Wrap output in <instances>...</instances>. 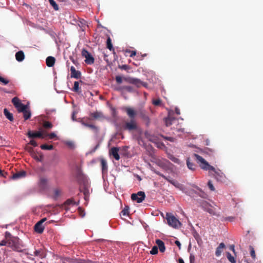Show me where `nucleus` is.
Returning a JSON list of instances; mask_svg holds the SVG:
<instances>
[{
	"label": "nucleus",
	"instance_id": "nucleus-1",
	"mask_svg": "<svg viewBox=\"0 0 263 263\" xmlns=\"http://www.w3.org/2000/svg\"><path fill=\"white\" fill-rule=\"evenodd\" d=\"M193 157L199 164L200 167L204 170L212 171L215 172V178L219 181H223L224 180V176L223 173H220L216 171L215 168L210 165L207 161L201 156L198 154H194Z\"/></svg>",
	"mask_w": 263,
	"mask_h": 263
},
{
	"label": "nucleus",
	"instance_id": "nucleus-2",
	"mask_svg": "<svg viewBox=\"0 0 263 263\" xmlns=\"http://www.w3.org/2000/svg\"><path fill=\"white\" fill-rule=\"evenodd\" d=\"M127 115L130 118V121H125L122 125V128L124 130L133 131L137 130L138 125L135 119L136 116V111L132 108L127 107L125 109Z\"/></svg>",
	"mask_w": 263,
	"mask_h": 263
},
{
	"label": "nucleus",
	"instance_id": "nucleus-3",
	"mask_svg": "<svg viewBox=\"0 0 263 263\" xmlns=\"http://www.w3.org/2000/svg\"><path fill=\"white\" fill-rule=\"evenodd\" d=\"M165 218L167 220V224L170 227L175 229H178L181 227V223L173 214L166 213Z\"/></svg>",
	"mask_w": 263,
	"mask_h": 263
},
{
	"label": "nucleus",
	"instance_id": "nucleus-4",
	"mask_svg": "<svg viewBox=\"0 0 263 263\" xmlns=\"http://www.w3.org/2000/svg\"><path fill=\"white\" fill-rule=\"evenodd\" d=\"M197 190H195L193 189L189 190L187 192H186V194L192 197H196L195 195L201 197L202 198H205L207 196L206 194L203 192L201 189H200L197 186H194Z\"/></svg>",
	"mask_w": 263,
	"mask_h": 263
},
{
	"label": "nucleus",
	"instance_id": "nucleus-5",
	"mask_svg": "<svg viewBox=\"0 0 263 263\" xmlns=\"http://www.w3.org/2000/svg\"><path fill=\"white\" fill-rule=\"evenodd\" d=\"M124 80L128 83L135 85L138 88L140 87L142 85L145 87L147 86L146 83L137 78L128 77L124 78Z\"/></svg>",
	"mask_w": 263,
	"mask_h": 263
},
{
	"label": "nucleus",
	"instance_id": "nucleus-6",
	"mask_svg": "<svg viewBox=\"0 0 263 263\" xmlns=\"http://www.w3.org/2000/svg\"><path fill=\"white\" fill-rule=\"evenodd\" d=\"M47 220L46 218H44L39 221L34 226V230L38 234H42L45 229V226L43 223Z\"/></svg>",
	"mask_w": 263,
	"mask_h": 263
},
{
	"label": "nucleus",
	"instance_id": "nucleus-7",
	"mask_svg": "<svg viewBox=\"0 0 263 263\" xmlns=\"http://www.w3.org/2000/svg\"><path fill=\"white\" fill-rule=\"evenodd\" d=\"M82 55L85 58V62L88 65L93 64L95 59L92 55L86 49H83L82 51Z\"/></svg>",
	"mask_w": 263,
	"mask_h": 263
},
{
	"label": "nucleus",
	"instance_id": "nucleus-8",
	"mask_svg": "<svg viewBox=\"0 0 263 263\" xmlns=\"http://www.w3.org/2000/svg\"><path fill=\"white\" fill-rule=\"evenodd\" d=\"M136 112V115L138 114L139 116V117L145 122L146 125L147 126H148L150 123V119L148 115H147L146 110L142 108H141Z\"/></svg>",
	"mask_w": 263,
	"mask_h": 263
},
{
	"label": "nucleus",
	"instance_id": "nucleus-9",
	"mask_svg": "<svg viewBox=\"0 0 263 263\" xmlns=\"http://www.w3.org/2000/svg\"><path fill=\"white\" fill-rule=\"evenodd\" d=\"M145 198V194L144 192L139 191L137 194H133L131 199L133 201H136L138 203L142 202Z\"/></svg>",
	"mask_w": 263,
	"mask_h": 263
},
{
	"label": "nucleus",
	"instance_id": "nucleus-10",
	"mask_svg": "<svg viewBox=\"0 0 263 263\" xmlns=\"http://www.w3.org/2000/svg\"><path fill=\"white\" fill-rule=\"evenodd\" d=\"M18 238L17 237H13L8 241V246L11 248L13 250L18 251Z\"/></svg>",
	"mask_w": 263,
	"mask_h": 263
},
{
	"label": "nucleus",
	"instance_id": "nucleus-11",
	"mask_svg": "<svg viewBox=\"0 0 263 263\" xmlns=\"http://www.w3.org/2000/svg\"><path fill=\"white\" fill-rule=\"evenodd\" d=\"M27 135L29 138H44L45 136L41 132H33L31 130L28 131L27 134Z\"/></svg>",
	"mask_w": 263,
	"mask_h": 263
},
{
	"label": "nucleus",
	"instance_id": "nucleus-12",
	"mask_svg": "<svg viewBox=\"0 0 263 263\" xmlns=\"http://www.w3.org/2000/svg\"><path fill=\"white\" fill-rule=\"evenodd\" d=\"M119 151V148L115 147H112L109 151V154L112 155L114 158L117 160H119L120 159V156L118 154Z\"/></svg>",
	"mask_w": 263,
	"mask_h": 263
},
{
	"label": "nucleus",
	"instance_id": "nucleus-13",
	"mask_svg": "<svg viewBox=\"0 0 263 263\" xmlns=\"http://www.w3.org/2000/svg\"><path fill=\"white\" fill-rule=\"evenodd\" d=\"M71 77L76 79H79L81 77V72L79 71L76 70L73 66L70 67Z\"/></svg>",
	"mask_w": 263,
	"mask_h": 263
},
{
	"label": "nucleus",
	"instance_id": "nucleus-14",
	"mask_svg": "<svg viewBox=\"0 0 263 263\" xmlns=\"http://www.w3.org/2000/svg\"><path fill=\"white\" fill-rule=\"evenodd\" d=\"M74 205H76V202L72 199H68L64 202L63 206L66 210H68L69 206Z\"/></svg>",
	"mask_w": 263,
	"mask_h": 263
},
{
	"label": "nucleus",
	"instance_id": "nucleus-15",
	"mask_svg": "<svg viewBox=\"0 0 263 263\" xmlns=\"http://www.w3.org/2000/svg\"><path fill=\"white\" fill-rule=\"evenodd\" d=\"M26 175V172L24 171H21L14 174L12 177L13 179H17L24 177Z\"/></svg>",
	"mask_w": 263,
	"mask_h": 263
},
{
	"label": "nucleus",
	"instance_id": "nucleus-16",
	"mask_svg": "<svg viewBox=\"0 0 263 263\" xmlns=\"http://www.w3.org/2000/svg\"><path fill=\"white\" fill-rule=\"evenodd\" d=\"M55 59L54 57L49 56L46 60V65L48 67H52L55 63Z\"/></svg>",
	"mask_w": 263,
	"mask_h": 263
},
{
	"label": "nucleus",
	"instance_id": "nucleus-17",
	"mask_svg": "<svg viewBox=\"0 0 263 263\" xmlns=\"http://www.w3.org/2000/svg\"><path fill=\"white\" fill-rule=\"evenodd\" d=\"M156 243L158 247H159L160 251L161 252H164L165 250V247L163 241L160 239H156Z\"/></svg>",
	"mask_w": 263,
	"mask_h": 263
},
{
	"label": "nucleus",
	"instance_id": "nucleus-18",
	"mask_svg": "<svg viewBox=\"0 0 263 263\" xmlns=\"http://www.w3.org/2000/svg\"><path fill=\"white\" fill-rule=\"evenodd\" d=\"M101 167H102V174L104 175V174L106 173L107 172V164L106 161L104 158L101 159Z\"/></svg>",
	"mask_w": 263,
	"mask_h": 263
},
{
	"label": "nucleus",
	"instance_id": "nucleus-19",
	"mask_svg": "<svg viewBox=\"0 0 263 263\" xmlns=\"http://www.w3.org/2000/svg\"><path fill=\"white\" fill-rule=\"evenodd\" d=\"M225 247L224 243L221 242L219 244L218 247L216 248L215 255L216 256L219 257L221 255V252H222L223 249Z\"/></svg>",
	"mask_w": 263,
	"mask_h": 263
},
{
	"label": "nucleus",
	"instance_id": "nucleus-20",
	"mask_svg": "<svg viewBox=\"0 0 263 263\" xmlns=\"http://www.w3.org/2000/svg\"><path fill=\"white\" fill-rule=\"evenodd\" d=\"M176 121V119L172 117L168 116L165 119V123L166 126H170Z\"/></svg>",
	"mask_w": 263,
	"mask_h": 263
},
{
	"label": "nucleus",
	"instance_id": "nucleus-21",
	"mask_svg": "<svg viewBox=\"0 0 263 263\" xmlns=\"http://www.w3.org/2000/svg\"><path fill=\"white\" fill-rule=\"evenodd\" d=\"M16 60L18 62H22L25 58V55L23 51H19L15 54Z\"/></svg>",
	"mask_w": 263,
	"mask_h": 263
},
{
	"label": "nucleus",
	"instance_id": "nucleus-22",
	"mask_svg": "<svg viewBox=\"0 0 263 263\" xmlns=\"http://www.w3.org/2000/svg\"><path fill=\"white\" fill-rule=\"evenodd\" d=\"M4 114L6 117L10 121H13V114L10 113L9 110L7 108H5L4 109Z\"/></svg>",
	"mask_w": 263,
	"mask_h": 263
},
{
	"label": "nucleus",
	"instance_id": "nucleus-23",
	"mask_svg": "<svg viewBox=\"0 0 263 263\" xmlns=\"http://www.w3.org/2000/svg\"><path fill=\"white\" fill-rule=\"evenodd\" d=\"M205 211L212 215H214L217 217L219 216V214L215 211V209L211 205Z\"/></svg>",
	"mask_w": 263,
	"mask_h": 263
},
{
	"label": "nucleus",
	"instance_id": "nucleus-24",
	"mask_svg": "<svg viewBox=\"0 0 263 263\" xmlns=\"http://www.w3.org/2000/svg\"><path fill=\"white\" fill-rule=\"evenodd\" d=\"M186 164L187 166V167L192 171H194L196 169V165L193 162L191 161V160L190 158H187L186 160Z\"/></svg>",
	"mask_w": 263,
	"mask_h": 263
},
{
	"label": "nucleus",
	"instance_id": "nucleus-25",
	"mask_svg": "<svg viewBox=\"0 0 263 263\" xmlns=\"http://www.w3.org/2000/svg\"><path fill=\"white\" fill-rule=\"evenodd\" d=\"M106 47L110 51H113L114 53H115L114 49L111 43V40L109 36L107 39Z\"/></svg>",
	"mask_w": 263,
	"mask_h": 263
},
{
	"label": "nucleus",
	"instance_id": "nucleus-26",
	"mask_svg": "<svg viewBox=\"0 0 263 263\" xmlns=\"http://www.w3.org/2000/svg\"><path fill=\"white\" fill-rule=\"evenodd\" d=\"M22 112L23 113V117L25 120H27L30 118L31 115V111L30 110L28 109V108L26 109Z\"/></svg>",
	"mask_w": 263,
	"mask_h": 263
},
{
	"label": "nucleus",
	"instance_id": "nucleus-27",
	"mask_svg": "<svg viewBox=\"0 0 263 263\" xmlns=\"http://www.w3.org/2000/svg\"><path fill=\"white\" fill-rule=\"evenodd\" d=\"M83 124L84 126L88 127L91 128V129H92L96 134H98V133L99 132V129L97 127H96L94 125H92V124H90L86 123H83Z\"/></svg>",
	"mask_w": 263,
	"mask_h": 263
},
{
	"label": "nucleus",
	"instance_id": "nucleus-28",
	"mask_svg": "<svg viewBox=\"0 0 263 263\" xmlns=\"http://www.w3.org/2000/svg\"><path fill=\"white\" fill-rule=\"evenodd\" d=\"M200 205L204 211H206L211 205L208 202L204 200L200 202Z\"/></svg>",
	"mask_w": 263,
	"mask_h": 263
},
{
	"label": "nucleus",
	"instance_id": "nucleus-29",
	"mask_svg": "<svg viewBox=\"0 0 263 263\" xmlns=\"http://www.w3.org/2000/svg\"><path fill=\"white\" fill-rule=\"evenodd\" d=\"M18 112H22L26 109L28 108L27 105H24L23 103H21L17 107H16Z\"/></svg>",
	"mask_w": 263,
	"mask_h": 263
},
{
	"label": "nucleus",
	"instance_id": "nucleus-30",
	"mask_svg": "<svg viewBox=\"0 0 263 263\" xmlns=\"http://www.w3.org/2000/svg\"><path fill=\"white\" fill-rule=\"evenodd\" d=\"M129 208L128 206H125L121 212V216H126L128 215Z\"/></svg>",
	"mask_w": 263,
	"mask_h": 263
},
{
	"label": "nucleus",
	"instance_id": "nucleus-31",
	"mask_svg": "<svg viewBox=\"0 0 263 263\" xmlns=\"http://www.w3.org/2000/svg\"><path fill=\"white\" fill-rule=\"evenodd\" d=\"M43 126L46 129H50L52 128L53 125L51 122L45 121L43 122Z\"/></svg>",
	"mask_w": 263,
	"mask_h": 263
},
{
	"label": "nucleus",
	"instance_id": "nucleus-32",
	"mask_svg": "<svg viewBox=\"0 0 263 263\" xmlns=\"http://www.w3.org/2000/svg\"><path fill=\"white\" fill-rule=\"evenodd\" d=\"M12 103L15 107H17L21 103L17 97L13 98L12 100Z\"/></svg>",
	"mask_w": 263,
	"mask_h": 263
},
{
	"label": "nucleus",
	"instance_id": "nucleus-33",
	"mask_svg": "<svg viewBox=\"0 0 263 263\" xmlns=\"http://www.w3.org/2000/svg\"><path fill=\"white\" fill-rule=\"evenodd\" d=\"M40 147L44 150H51L53 148L52 145L43 144L41 145Z\"/></svg>",
	"mask_w": 263,
	"mask_h": 263
},
{
	"label": "nucleus",
	"instance_id": "nucleus-34",
	"mask_svg": "<svg viewBox=\"0 0 263 263\" xmlns=\"http://www.w3.org/2000/svg\"><path fill=\"white\" fill-rule=\"evenodd\" d=\"M91 117L93 118L94 119H98L101 118L102 116V114L100 112H95L91 114Z\"/></svg>",
	"mask_w": 263,
	"mask_h": 263
},
{
	"label": "nucleus",
	"instance_id": "nucleus-35",
	"mask_svg": "<svg viewBox=\"0 0 263 263\" xmlns=\"http://www.w3.org/2000/svg\"><path fill=\"white\" fill-rule=\"evenodd\" d=\"M249 249L250 250V255H251V257L252 258V259L253 260H255L256 255H255V250H254L253 247L252 246H250L249 247Z\"/></svg>",
	"mask_w": 263,
	"mask_h": 263
},
{
	"label": "nucleus",
	"instance_id": "nucleus-36",
	"mask_svg": "<svg viewBox=\"0 0 263 263\" xmlns=\"http://www.w3.org/2000/svg\"><path fill=\"white\" fill-rule=\"evenodd\" d=\"M227 257L228 259V260L231 262V263H235L236 260L235 258L232 256L230 253L227 252Z\"/></svg>",
	"mask_w": 263,
	"mask_h": 263
},
{
	"label": "nucleus",
	"instance_id": "nucleus-37",
	"mask_svg": "<svg viewBox=\"0 0 263 263\" xmlns=\"http://www.w3.org/2000/svg\"><path fill=\"white\" fill-rule=\"evenodd\" d=\"M31 156L37 161L42 162L43 160V156L42 155L37 156V155L35 153V154L33 155V156Z\"/></svg>",
	"mask_w": 263,
	"mask_h": 263
},
{
	"label": "nucleus",
	"instance_id": "nucleus-38",
	"mask_svg": "<svg viewBox=\"0 0 263 263\" xmlns=\"http://www.w3.org/2000/svg\"><path fill=\"white\" fill-rule=\"evenodd\" d=\"M73 91L77 92H80L79 83L77 81L74 82Z\"/></svg>",
	"mask_w": 263,
	"mask_h": 263
},
{
	"label": "nucleus",
	"instance_id": "nucleus-39",
	"mask_svg": "<svg viewBox=\"0 0 263 263\" xmlns=\"http://www.w3.org/2000/svg\"><path fill=\"white\" fill-rule=\"evenodd\" d=\"M25 149L30 153L31 156H33V155L35 154V152H34L33 148L28 145L26 146Z\"/></svg>",
	"mask_w": 263,
	"mask_h": 263
},
{
	"label": "nucleus",
	"instance_id": "nucleus-40",
	"mask_svg": "<svg viewBox=\"0 0 263 263\" xmlns=\"http://www.w3.org/2000/svg\"><path fill=\"white\" fill-rule=\"evenodd\" d=\"M49 2L50 4V5L53 7L54 9L55 10H59V7L58 5L55 2L54 0H49Z\"/></svg>",
	"mask_w": 263,
	"mask_h": 263
},
{
	"label": "nucleus",
	"instance_id": "nucleus-41",
	"mask_svg": "<svg viewBox=\"0 0 263 263\" xmlns=\"http://www.w3.org/2000/svg\"><path fill=\"white\" fill-rule=\"evenodd\" d=\"M156 174L157 175H158L159 176L163 177L164 179H165V180H166L168 182L170 183H172V182L174 180H172V179H171L170 178L166 177L165 176H164L163 174H161V173L160 172H156Z\"/></svg>",
	"mask_w": 263,
	"mask_h": 263
},
{
	"label": "nucleus",
	"instance_id": "nucleus-42",
	"mask_svg": "<svg viewBox=\"0 0 263 263\" xmlns=\"http://www.w3.org/2000/svg\"><path fill=\"white\" fill-rule=\"evenodd\" d=\"M158 252V247L156 246H154L150 251V253L153 255L157 254Z\"/></svg>",
	"mask_w": 263,
	"mask_h": 263
},
{
	"label": "nucleus",
	"instance_id": "nucleus-43",
	"mask_svg": "<svg viewBox=\"0 0 263 263\" xmlns=\"http://www.w3.org/2000/svg\"><path fill=\"white\" fill-rule=\"evenodd\" d=\"M123 89H124L129 92H132L134 91V88L133 87L130 86H125L122 87Z\"/></svg>",
	"mask_w": 263,
	"mask_h": 263
},
{
	"label": "nucleus",
	"instance_id": "nucleus-44",
	"mask_svg": "<svg viewBox=\"0 0 263 263\" xmlns=\"http://www.w3.org/2000/svg\"><path fill=\"white\" fill-rule=\"evenodd\" d=\"M153 104L155 106H160L161 105V100L160 99L153 100Z\"/></svg>",
	"mask_w": 263,
	"mask_h": 263
},
{
	"label": "nucleus",
	"instance_id": "nucleus-45",
	"mask_svg": "<svg viewBox=\"0 0 263 263\" xmlns=\"http://www.w3.org/2000/svg\"><path fill=\"white\" fill-rule=\"evenodd\" d=\"M63 263H74L73 260L70 258H64L62 260Z\"/></svg>",
	"mask_w": 263,
	"mask_h": 263
},
{
	"label": "nucleus",
	"instance_id": "nucleus-46",
	"mask_svg": "<svg viewBox=\"0 0 263 263\" xmlns=\"http://www.w3.org/2000/svg\"><path fill=\"white\" fill-rule=\"evenodd\" d=\"M5 239L8 241L14 237H12L10 232L6 231L5 233Z\"/></svg>",
	"mask_w": 263,
	"mask_h": 263
},
{
	"label": "nucleus",
	"instance_id": "nucleus-47",
	"mask_svg": "<svg viewBox=\"0 0 263 263\" xmlns=\"http://www.w3.org/2000/svg\"><path fill=\"white\" fill-rule=\"evenodd\" d=\"M170 159L174 163L179 164L180 163V160L178 158L173 156H171L170 157Z\"/></svg>",
	"mask_w": 263,
	"mask_h": 263
},
{
	"label": "nucleus",
	"instance_id": "nucleus-48",
	"mask_svg": "<svg viewBox=\"0 0 263 263\" xmlns=\"http://www.w3.org/2000/svg\"><path fill=\"white\" fill-rule=\"evenodd\" d=\"M125 52L129 53H130L129 57H131V58L134 57L137 54L136 51H131V50H128V49H126L125 50Z\"/></svg>",
	"mask_w": 263,
	"mask_h": 263
},
{
	"label": "nucleus",
	"instance_id": "nucleus-49",
	"mask_svg": "<svg viewBox=\"0 0 263 263\" xmlns=\"http://www.w3.org/2000/svg\"><path fill=\"white\" fill-rule=\"evenodd\" d=\"M45 137L46 136H48L49 139H52L56 137L57 135L54 133H51L50 134H46L44 135Z\"/></svg>",
	"mask_w": 263,
	"mask_h": 263
},
{
	"label": "nucleus",
	"instance_id": "nucleus-50",
	"mask_svg": "<svg viewBox=\"0 0 263 263\" xmlns=\"http://www.w3.org/2000/svg\"><path fill=\"white\" fill-rule=\"evenodd\" d=\"M208 185L209 187V189H210L211 191H214L215 190V188H214V186L212 182L211 181H208Z\"/></svg>",
	"mask_w": 263,
	"mask_h": 263
},
{
	"label": "nucleus",
	"instance_id": "nucleus-51",
	"mask_svg": "<svg viewBox=\"0 0 263 263\" xmlns=\"http://www.w3.org/2000/svg\"><path fill=\"white\" fill-rule=\"evenodd\" d=\"M0 82L3 83L4 85H7L9 83V81L1 76H0Z\"/></svg>",
	"mask_w": 263,
	"mask_h": 263
},
{
	"label": "nucleus",
	"instance_id": "nucleus-52",
	"mask_svg": "<svg viewBox=\"0 0 263 263\" xmlns=\"http://www.w3.org/2000/svg\"><path fill=\"white\" fill-rule=\"evenodd\" d=\"M171 184H172L173 185H174L175 187L177 188H180L181 186V185L179 182L175 180H173Z\"/></svg>",
	"mask_w": 263,
	"mask_h": 263
},
{
	"label": "nucleus",
	"instance_id": "nucleus-53",
	"mask_svg": "<svg viewBox=\"0 0 263 263\" xmlns=\"http://www.w3.org/2000/svg\"><path fill=\"white\" fill-rule=\"evenodd\" d=\"M116 81L118 84H121L122 82V78L121 76H118L116 77Z\"/></svg>",
	"mask_w": 263,
	"mask_h": 263
},
{
	"label": "nucleus",
	"instance_id": "nucleus-54",
	"mask_svg": "<svg viewBox=\"0 0 263 263\" xmlns=\"http://www.w3.org/2000/svg\"><path fill=\"white\" fill-rule=\"evenodd\" d=\"M54 193L55 196H59L61 194V190L59 189H56L54 190Z\"/></svg>",
	"mask_w": 263,
	"mask_h": 263
},
{
	"label": "nucleus",
	"instance_id": "nucleus-55",
	"mask_svg": "<svg viewBox=\"0 0 263 263\" xmlns=\"http://www.w3.org/2000/svg\"><path fill=\"white\" fill-rule=\"evenodd\" d=\"M0 245L1 246H6V245L8 246V241L6 239L1 240Z\"/></svg>",
	"mask_w": 263,
	"mask_h": 263
},
{
	"label": "nucleus",
	"instance_id": "nucleus-56",
	"mask_svg": "<svg viewBox=\"0 0 263 263\" xmlns=\"http://www.w3.org/2000/svg\"><path fill=\"white\" fill-rule=\"evenodd\" d=\"M195 256L193 254H191L190 255V263H194Z\"/></svg>",
	"mask_w": 263,
	"mask_h": 263
},
{
	"label": "nucleus",
	"instance_id": "nucleus-57",
	"mask_svg": "<svg viewBox=\"0 0 263 263\" xmlns=\"http://www.w3.org/2000/svg\"><path fill=\"white\" fill-rule=\"evenodd\" d=\"M29 144L34 146V147H36L37 146V143L36 142V141L34 140H31L29 142Z\"/></svg>",
	"mask_w": 263,
	"mask_h": 263
},
{
	"label": "nucleus",
	"instance_id": "nucleus-58",
	"mask_svg": "<svg viewBox=\"0 0 263 263\" xmlns=\"http://www.w3.org/2000/svg\"><path fill=\"white\" fill-rule=\"evenodd\" d=\"M119 68L124 70H127L128 69V66L127 65H123L119 66Z\"/></svg>",
	"mask_w": 263,
	"mask_h": 263
},
{
	"label": "nucleus",
	"instance_id": "nucleus-59",
	"mask_svg": "<svg viewBox=\"0 0 263 263\" xmlns=\"http://www.w3.org/2000/svg\"><path fill=\"white\" fill-rule=\"evenodd\" d=\"M229 249L230 250L233 251L234 253H235V246L234 245H230L229 247Z\"/></svg>",
	"mask_w": 263,
	"mask_h": 263
},
{
	"label": "nucleus",
	"instance_id": "nucleus-60",
	"mask_svg": "<svg viewBox=\"0 0 263 263\" xmlns=\"http://www.w3.org/2000/svg\"><path fill=\"white\" fill-rule=\"evenodd\" d=\"M165 139L171 142H174L175 140L174 138L171 137H166Z\"/></svg>",
	"mask_w": 263,
	"mask_h": 263
},
{
	"label": "nucleus",
	"instance_id": "nucleus-61",
	"mask_svg": "<svg viewBox=\"0 0 263 263\" xmlns=\"http://www.w3.org/2000/svg\"><path fill=\"white\" fill-rule=\"evenodd\" d=\"M7 173L4 172L3 171H0V176L2 177H6V175H7Z\"/></svg>",
	"mask_w": 263,
	"mask_h": 263
},
{
	"label": "nucleus",
	"instance_id": "nucleus-62",
	"mask_svg": "<svg viewBox=\"0 0 263 263\" xmlns=\"http://www.w3.org/2000/svg\"><path fill=\"white\" fill-rule=\"evenodd\" d=\"M83 193L85 195V199L86 200V197H87V194L88 193V190L85 189Z\"/></svg>",
	"mask_w": 263,
	"mask_h": 263
},
{
	"label": "nucleus",
	"instance_id": "nucleus-63",
	"mask_svg": "<svg viewBox=\"0 0 263 263\" xmlns=\"http://www.w3.org/2000/svg\"><path fill=\"white\" fill-rule=\"evenodd\" d=\"M175 243L179 247V249H180L181 247V243L178 240H176L175 241Z\"/></svg>",
	"mask_w": 263,
	"mask_h": 263
},
{
	"label": "nucleus",
	"instance_id": "nucleus-64",
	"mask_svg": "<svg viewBox=\"0 0 263 263\" xmlns=\"http://www.w3.org/2000/svg\"><path fill=\"white\" fill-rule=\"evenodd\" d=\"M40 252H41L40 251L36 250L34 252V255L36 256H37L40 255Z\"/></svg>",
	"mask_w": 263,
	"mask_h": 263
}]
</instances>
